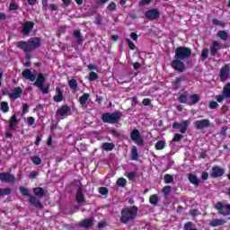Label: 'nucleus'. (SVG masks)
I'll return each mask as SVG.
<instances>
[{"label": "nucleus", "instance_id": "1", "mask_svg": "<svg viewBox=\"0 0 230 230\" xmlns=\"http://www.w3.org/2000/svg\"><path fill=\"white\" fill-rule=\"evenodd\" d=\"M42 44V40L39 37L30 38L27 41L20 40L16 43V48L18 49H22L24 53H31V51H35L37 49L40 48Z\"/></svg>", "mask_w": 230, "mask_h": 230}, {"label": "nucleus", "instance_id": "32", "mask_svg": "<svg viewBox=\"0 0 230 230\" xmlns=\"http://www.w3.org/2000/svg\"><path fill=\"white\" fill-rule=\"evenodd\" d=\"M89 98H91V94L89 93H84L83 95H81L79 97V102L81 103V105L84 107V105H85L89 100Z\"/></svg>", "mask_w": 230, "mask_h": 230}, {"label": "nucleus", "instance_id": "41", "mask_svg": "<svg viewBox=\"0 0 230 230\" xmlns=\"http://www.w3.org/2000/svg\"><path fill=\"white\" fill-rule=\"evenodd\" d=\"M208 57H209V49H203L201 51V60H208Z\"/></svg>", "mask_w": 230, "mask_h": 230}, {"label": "nucleus", "instance_id": "38", "mask_svg": "<svg viewBox=\"0 0 230 230\" xmlns=\"http://www.w3.org/2000/svg\"><path fill=\"white\" fill-rule=\"evenodd\" d=\"M68 85H69L70 89L76 91L78 89V81H76V79H71L68 82Z\"/></svg>", "mask_w": 230, "mask_h": 230}, {"label": "nucleus", "instance_id": "7", "mask_svg": "<svg viewBox=\"0 0 230 230\" xmlns=\"http://www.w3.org/2000/svg\"><path fill=\"white\" fill-rule=\"evenodd\" d=\"M1 182H7L8 184H15L17 182V178L15 175L12 174L10 172H0Z\"/></svg>", "mask_w": 230, "mask_h": 230}, {"label": "nucleus", "instance_id": "64", "mask_svg": "<svg viewBox=\"0 0 230 230\" xmlns=\"http://www.w3.org/2000/svg\"><path fill=\"white\" fill-rule=\"evenodd\" d=\"M94 24H96L97 26H102V17L96 16Z\"/></svg>", "mask_w": 230, "mask_h": 230}, {"label": "nucleus", "instance_id": "20", "mask_svg": "<svg viewBox=\"0 0 230 230\" xmlns=\"http://www.w3.org/2000/svg\"><path fill=\"white\" fill-rule=\"evenodd\" d=\"M69 112H71V107L67 105H63L60 107V109L57 111L56 116H60L61 118H63V116H67Z\"/></svg>", "mask_w": 230, "mask_h": 230}, {"label": "nucleus", "instance_id": "57", "mask_svg": "<svg viewBox=\"0 0 230 230\" xmlns=\"http://www.w3.org/2000/svg\"><path fill=\"white\" fill-rule=\"evenodd\" d=\"M136 175H137L136 172H128L127 177L129 181H134V179H136Z\"/></svg>", "mask_w": 230, "mask_h": 230}, {"label": "nucleus", "instance_id": "44", "mask_svg": "<svg viewBox=\"0 0 230 230\" xmlns=\"http://www.w3.org/2000/svg\"><path fill=\"white\" fill-rule=\"evenodd\" d=\"M117 186L120 188H125L127 186V180L125 178H119L117 180Z\"/></svg>", "mask_w": 230, "mask_h": 230}, {"label": "nucleus", "instance_id": "58", "mask_svg": "<svg viewBox=\"0 0 230 230\" xmlns=\"http://www.w3.org/2000/svg\"><path fill=\"white\" fill-rule=\"evenodd\" d=\"M191 226H193V223L191 222H187L184 225V230H197V228H191Z\"/></svg>", "mask_w": 230, "mask_h": 230}, {"label": "nucleus", "instance_id": "27", "mask_svg": "<svg viewBox=\"0 0 230 230\" xmlns=\"http://www.w3.org/2000/svg\"><path fill=\"white\" fill-rule=\"evenodd\" d=\"M73 35L75 39H77L78 46H82V44H84V37H82V32L80 31H74Z\"/></svg>", "mask_w": 230, "mask_h": 230}, {"label": "nucleus", "instance_id": "15", "mask_svg": "<svg viewBox=\"0 0 230 230\" xmlns=\"http://www.w3.org/2000/svg\"><path fill=\"white\" fill-rule=\"evenodd\" d=\"M33 28H35V23L31 21H27L23 23L22 33H23V35H30Z\"/></svg>", "mask_w": 230, "mask_h": 230}, {"label": "nucleus", "instance_id": "60", "mask_svg": "<svg viewBox=\"0 0 230 230\" xmlns=\"http://www.w3.org/2000/svg\"><path fill=\"white\" fill-rule=\"evenodd\" d=\"M212 24H214V26H224V22L217 19L212 20Z\"/></svg>", "mask_w": 230, "mask_h": 230}, {"label": "nucleus", "instance_id": "30", "mask_svg": "<svg viewBox=\"0 0 230 230\" xmlns=\"http://www.w3.org/2000/svg\"><path fill=\"white\" fill-rule=\"evenodd\" d=\"M114 146V143L105 142L102 144V150H104V152H112Z\"/></svg>", "mask_w": 230, "mask_h": 230}, {"label": "nucleus", "instance_id": "56", "mask_svg": "<svg viewBox=\"0 0 230 230\" xmlns=\"http://www.w3.org/2000/svg\"><path fill=\"white\" fill-rule=\"evenodd\" d=\"M152 0H140L138 3V6H146V4H150Z\"/></svg>", "mask_w": 230, "mask_h": 230}, {"label": "nucleus", "instance_id": "5", "mask_svg": "<svg viewBox=\"0 0 230 230\" xmlns=\"http://www.w3.org/2000/svg\"><path fill=\"white\" fill-rule=\"evenodd\" d=\"M191 57V49L184 46H181L176 48L174 58H178L180 60H186Z\"/></svg>", "mask_w": 230, "mask_h": 230}, {"label": "nucleus", "instance_id": "59", "mask_svg": "<svg viewBox=\"0 0 230 230\" xmlns=\"http://www.w3.org/2000/svg\"><path fill=\"white\" fill-rule=\"evenodd\" d=\"M38 175H39V172L31 171L29 175V179H37Z\"/></svg>", "mask_w": 230, "mask_h": 230}, {"label": "nucleus", "instance_id": "63", "mask_svg": "<svg viewBox=\"0 0 230 230\" xmlns=\"http://www.w3.org/2000/svg\"><path fill=\"white\" fill-rule=\"evenodd\" d=\"M216 98H217V103H222V102H224V99L226 97L224 96V93H223L222 95H217Z\"/></svg>", "mask_w": 230, "mask_h": 230}, {"label": "nucleus", "instance_id": "35", "mask_svg": "<svg viewBox=\"0 0 230 230\" xmlns=\"http://www.w3.org/2000/svg\"><path fill=\"white\" fill-rule=\"evenodd\" d=\"M223 94L227 99L230 98V83H227L223 88Z\"/></svg>", "mask_w": 230, "mask_h": 230}, {"label": "nucleus", "instance_id": "40", "mask_svg": "<svg viewBox=\"0 0 230 230\" xmlns=\"http://www.w3.org/2000/svg\"><path fill=\"white\" fill-rule=\"evenodd\" d=\"M31 161L32 162L35 166H39V164H42V159L37 155H34L31 158Z\"/></svg>", "mask_w": 230, "mask_h": 230}, {"label": "nucleus", "instance_id": "45", "mask_svg": "<svg viewBox=\"0 0 230 230\" xmlns=\"http://www.w3.org/2000/svg\"><path fill=\"white\" fill-rule=\"evenodd\" d=\"M164 197H168L170 195V193H172V186L170 185H167V186H164L162 190Z\"/></svg>", "mask_w": 230, "mask_h": 230}, {"label": "nucleus", "instance_id": "2", "mask_svg": "<svg viewBox=\"0 0 230 230\" xmlns=\"http://www.w3.org/2000/svg\"><path fill=\"white\" fill-rule=\"evenodd\" d=\"M137 211H139V208H137V206H133L131 208H123L120 211V224L127 226V224H129V222H134L137 217Z\"/></svg>", "mask_w": 230, "mask_h": 230}, {"label": "nucleus", "instance_id": "54", "mask_svg": "<svg viewBox=\"0 0 230 230\" xmlns=\"http://www.w3.org/2000/svg\"><path fill=\"white\" fill-rule=\"evenodd\" d=\"M99 193H100V195H108L109 189H107V187H101V188H99Z\"/></svg>", "mask_w": 230, "mask_h": 230}, {"label": "nucleus", "instance_id": "25", "mask_svg": "<svg viewBox=\"0 0 230 230\" xmlns=\"http://www.w3.org/2000/svg\"><path fill=\"white\" fill-rule=\"evenodd\" d=\"M56 91L58 94L53 97V100L57 103H60V102L64 101V93H62V90L60 89V87H57Z\"/></svg>", "mask_w": 230, "mask_h": 230}, {"label": "nucleus", "instance_id": "34", "mask_svg": "<svg viewBox=\"0 0 230 230\" xmlns=\"http://www.w3.org/2000/svg\"><path fill=\"white\" fill-rule=\"evenodd\" d=\"M190 100L191 101V105H196V103H199L200 102V95L194 93L190 95Z\"/></svg>", "mask_w": 230, "mask_h": 230}, {"label": "nucleus", "instance_id": "51", "mask_svg": "<svg viewBox=\"0 0 230 230\" xmlns=\"http://www.w3.org/2000/svg\"><path fill=\"white\" fill-rule=\"evenodd\" d=\"M208 109H218V102H215V101H210L208 103Z\"/></svg>", "mask_w": 230, "mask_h": 230}, {"label": "nucleus", "instance_id": "23", "mask_svg": "<svg viewBox=\"0 0 230 230\" xmlns=\"http://www.w3.org/2000/svg\"><path fill=\"white\" fill-rule=\"evenodd\" d=\"M93 218H86L84 219L83 221H81L78 225V227H83L84 229H89V227H91L93 226Z\"/></svg>", "mask_w": 230, "mask_h": 230}, {"label": "nucleus", "instance_id": "29", "mask_svg": "<svg viewBox=\"0 0 230 230\" xmlns=\"http://www.w3.org/2000/svg\"><path fill=\"white\" fill-rule=\"evenodd\" d=\"M185 81H186V78L184 77H177L173 83L174 91L181 89V84H182V82H185Z\"/></svg>", "mask_w": 230, "mask_h": 230}, {"label": "nucleus", "instance_id": "33", "mask_svg": "<svg viewBox=\"0 0 230 230\" xmlns=\"http://www.w3.org/2000/svg\"><path fill=\"white\" fill-rule=\"evenodd\" d=\"M131 159L132 161H137V159H139V154L137 153V147L136 146L132 147Z\"/></svg>", "mask_w": 230, "mask_h": 230}, {"label": "nucleus", "instance_id": "55", "mask_svg": "<svg viewBox=\"0 0 230 230\" xmlns=\"http://www.w3.org/2000/svg\"><path fill=\"white\" fill-rule=\"evenodd\" d=\"M142 105H144V107H149V105H152V100H150L149 98H146L142 101Z\"/></svg>", "mask_w": 230, "mask_h": 230}, {"label": "nucleus", "instance_id": "36", "mask_svg": "<svg viewBox=\"0 0 230 230\" xmlns=\"http://www.w3.org/2000/svg\"><path fill=\"white\" fill-rule=\"evenodd\" d=\"M6 195H12V189L11 188H0V197H6Z\"/></svg>", "mask_w": 230, "mask_h": 230}, {"label": "nucleus", "instance_id": "37", "mask_svg": "<svg viewBox=\"0 0 230 230\" xmlns=\"http://www.w3.org/2000/svg\"><path fill=\"white\" fill-rule=\"evenodd\" d=\"M149 202L153 206H157V202H159V197L157 196V194L151 195L149 198Z\"/></svg>", "mask_w": 230, "mask_h": 230}, {"label": "nucleus", "instance_id": "28", "mask_svg": "<svg viewBox=\"0 0 230 230\" xmlns=\"http://www.w3.org/2000/svg\"><path fill=\"white\" fill-rule=\"evenodd\" d=\"M217 37L221 39V40H224L225 42L229 40V33L227 32V31H218Z\"/></svg>", "mask_w": 230, "mask_h": 230}, {"label": "nucleus", "instance_id": "53", "mask_svg": "<svg viewBox=\"0 0 230 230\" xmlns=\"http://www.w3.org/2000/svg\"><path fill=\"white\" fill-rule=\"evenodd\" d=\"M110 134L113 136V137H121V133H119L118 130L112 128L110 130Z\"/></svg>", "mask_w": 230, "mask_h": 230}, {"label": "nucleus", "instance_id": "9", "mask_svg": "<svg viewBox=\"0 0 230 230\" xmlns=\"http://www.w3.org/2000/svg\"><path fill=\"white\" fill-rule=\"evenodd\" d=\"M171 67H172L174 71H178V73H184V71H186V65L182 62V59L179 58L172 60Z\"/></svg>", "mask_w": 230, "mask_h": 230}, {"label": "nucleus", "instance_id": "11", "mask_svg": "<svg viewBox=\"0 0 230 230\" xmlns=\"http://www.w3.org/2000/svg\"><path fill=\"white\" fill-rule=\"evenodd\" d=\"M130 139H132L134 143H137L139 146H143V145H145V140H143V137H141V134L137 129H133L131 131Z\"/></svg>", "mask_w": 230, "mask_h": 230}, {"label": "nucleus", "instance_id": "48", "mask_svg": "<svg viewBox=\"0 0 230 230\" xmlns=\"http://www.w3.org/2000/svg\"><path fill=\"white\" fill-rule=\"evenodd\" d=\"M98 79V74H96L95 72H91L88 77V80L90 82H94Z\"/></svg>", "mask_w": 230, "mask_h": 230}, {"label": "nucleus", "instance_id": "62", "mask_svg": "<svg viewBox=\"0 0 230 230\" xmlns=\"http://www.w3.org/2000/svg\"><path fill=\"white\" fill-rule=\"evenodd\" d=\"M201 179L203 181H208L209 179V172H203L202 174H201Z\"/></svg>", "mask_w": 230, "mask_h": 230}, {"label": "nucleus", "instance_id": "3", "mask_svg": "<svg viewBox=\"0 0 230 230\" xmlns=\"http://www.w3.org/2000/svg\"><path fill=\"white\" fill-rule=\"evenodd\" d=\"M123 113L121 111L116 112H106L103 113L101 117L102 121L103 123H109L110 125H115V123H119V119H121Z\"/></svg>", "mask_w": 230, "mask_h": 230}, {"label": "nucleus", "instance_id": "17", "mask_svg": "<svg viewBox=\"0 0 230 230\" xmlns=\"http://www.w3.org/2000/svg\"><path fill=\"white\" fill-rule=\"evenodd\" d=\"M226 47H222L220 43L217 40L212 42V46L210 47V55L211 57H217L218 55L219 49H225Z\"/></svg>", "mask_w": 230, "mask_h": 230}, {"label": "nucleus", "instance_id": "47", "mask_svg": "<svg viewBox=\"0 0 230 230\" xmlns=\"http://www.w3.org/2000/svg\"><path fill=\"white\" fill-rule=\"evenodd\" d=\"M164 181L165 184H171V182H173V176H172V174H165Z\"/></svg>", "mask_w": 230, "mask_h": 230}, {"label": "nucleus", "instance_id": "61", "mask_svg": "<svg viewBox=\"0 0 230 230\" xmlns=\"http://www.w3.org/2000/svg\"><path fill=\"white\" fill-rule=\"evenodd\" d=\"M27 124L30 125V126L35 125V118L28 117L27 118Z\"/></svg>", "mask_w": 230, "mask_h": 230}, {"label": "nucleus", "instance_id": "16", "mask_svg": "<svg viewBox=\"0 0 230 230\" xmlns=\"http://www.w3.org/2000/svg\"><path fill=\"white\" fill-rule=\"evenodd\" d=\"M225 172L226 171L220 166H213L210 177L212 179H218V177H222L224 175Z\"/></svg>", "mask_w": 230, "mask_h": 230}, {"label": "nucleus", "instance_id": "18", "mask_svg": "<svg viewBox=\"0 0 230 230\" xmlns=\"http://www.w3.org/2000/svg\"><path fill=\"white\" fill-rule=\"evenodd\" d=\"M75 200L77 204H84V202H85V196L84 195V189H82V186L77 188Z\"/></svg>", "mask_w": 230, "mask_h": 230}, {"label": "nucleus", "instance_id": "6", "mask_svg": "<svg viewBox=\"0 0 230 230\" xmlns=\"http://www.w3.org/2000/svg\"><path fill=\"white\" fill-rule=\"evenodd\" d=\"M44 82H46V77L44 74L40 73L36 78V81L33 83L34 87H38L43 94L49 93V85L44 86Z\"/></svg>", "mask_w": 230, "mask_h": 230}, {"label": "nucleus", "instance_id": "26", "mask_svg": "<svg viewBox=\"0 0 230 230\" xmlns=\"http://www.w3.org/2000/svg\"><path fill=\"white\" fill-rule=\"evenodd\" d=\"M33 193L36 195V197H40V199H42V197L46 196V190L42 187H36L33 189Z\"/></svg>", "mask_w": 230, "mask_h": 230}, {"label": "nucleus", "instance_id": "24", "mask_svg": "<svg viewBox=\"0 0 230 230\" xmlns=\"http://www.w3.org/2000/svg\"><path fill=\"white\" fill-rule=\"evenodd\" d=\"M188 180L190 181V184H193V186H199L200 180H199V177L193 173L188 174Z\"/></svg>", "mask_w": 230, "mask_h": 230}, {"label": "nucleus", "instance_id": "39", "mask_svg": "<svg viewBox=\"0 0 230 230\" xmlns=\"http://www.w3.org/2000/svg\"><path fill=\"white\" fill-rule=\"evenodd\" d=\"M164 146H166V143L163 140H158L155 146V150H164Z\"/></svg>", "mask_w": 230, "mask_h": 230}, {"label": "nucleus", "instance_id": "52", "mask_svg": "<svg viewBox=\"0 0 230 230\" xmlns=\"http://www.w3.org/2000/svg\"><path fill=\"white\" fill-rule=\"evenodd\" d=\"M126 42L128 43L129 49H131V50L136 49V44H134V42H132V40H130V39L127 38Z\"/></svg>", "mask_w": 230, "mask_h": 230}, {"label": "nucleus", "instance_id": "13", "mask_svg": "<svg viewBox=\"0 0 230 230\" xmlns=\"http://www.w3.org/2000/svg\"><path fill=\"white\" fill-rule=\"evenodd\" d=\"M145 16L148 21H155L161 17V13L157 9H151L146 12Z\"/></svg>", "mask_w": 230, "mask_h": 230}, {"label": "nucleus", "instance_id": "49", "mask_svg": "<svg viewBox=\"0 0 230 230\" xmlns=\"http://www.w3.org/2000/svg\"><path fill=\"white\" fill-rule=\"evenodd\" d=\"M106 10H108V12H114V10H116V3L111 2L106 7Z\"/></svg>", "mask_w": 230, "mask_h": 230}, {"label": "nucleus", "instance_id": "22", "mask_svg": "<svg viewBox=\"0 0 230 230\" xmlns=\"http://www.w3.org/2000/svg\"><path fill=\"white\" fill-rule=\"evenodd\" d=\"M17 125H19V119H17V115L13 114L9 119V128L11 130H15Z\"/></svg>", "mask_w": 230, "mask_h": 230}, {"label": "nucleus", "instance_id": "8", "mask_svg": "<svg viewBox=\"0 0 230 230\" xmlns=\"http://www.w3.org/2000/svg\"><path fill=\"white\" fill-rule=\"evenodd\" d=\"M215 209H217L219 215L223 217H227L230 215V205H224L222 202L218 201L215 205Z\"/></svg>", "mask_w": 230, "mask_h": 230}, {"label": "nucleus", "instance_id": "12", "mask_svg": "<svg viewBox=\"0 0 230 230\" xmlns=\"http://www.w3.org/2000/svg\"><path fill=\"white\" fill-rule=\"evenodd\" d=\"M229 75H230V66L229 64H226L219 70V78L221 82H226V80H228Z\"/></svg>", "mask_w": 230, "mask_h": 230}, {"label": "nucleus", "instance_id": "21", "mask_svg": "<svg viewBox=\"0 0 230 230\" xmlns=\"http://www.w3.org/2000/svg\"><path fill=\"white\" fill-rule=\"evenodd\" d=\"M22 76H23V78H26V80H30V82H35V80L37 79V75H35V74H32L31 70L30 69L23 70L22 72Z\"/></svg>", "mask_w": 230, "mask_h": 230}, {"label": "nucleus", "instance_id": "46", "mask_svg": "<svg viewBox=\"0 0 230 230\" xmlns=\"http://www.w3.org/2000/svg\"><path fill=\"white\" fill-rule=\"evenodd\" d=\"M178 102H180L181 103H188V95L181 93L178 96Z\"/></svg>", "mask_w": 230, "mask_h": 230}, {"label": "nucleus", "instance_id": "50", "mask_svg": "<svg viewBox=\"0 0 230 230\" xmlns=\"http://www.w3.org/2000/svg\"><path fill=\"white\" fill-rule=\"evenodd\" d=\"M182 137H184V136H182L181 134L176 133L172 138V141L174 143H179V141H181V139H182Z\"/></svg>", "mask_w": 230, "mask_h": 230}, {"label": "nucleus", "instance_id": "10", "mask_svg": "<svg viewBox=\"0 0 230 230\" xmlns=\"http://www.w3.org/2000/svg\"><path fill=\"white\" fill-rule=\"evenodd\" d=\"M189 125H190V120H183L181 123L175 121L172 124V128L174 130H179V128H180L181 134H186V130H188Z\"/></svg>", "mask_w": 230, "mask_h": 230}, {"label": "nucleus", "instance_id": "43", "mask_svg": "<svg viewBox=\"0 0 230 230\" xmlns=\"http://www.w3.org/2000/svg\"><path fill=\"white\" fill-rule=\"evenodd\" d=\"M8 10L9 12H17V10H19V5L15 2H12L9 4Z\"/></svg>", "mask_w": 230, "mask_h": 230}, {"label": "nucleus", "instance_id": "31", "mask_svg": "<svg viewBox=\"0 0 230 230\" xmlns=\"http://www.w3.org/2000/svg\"><path fill=\"white\" fill-rule=\"evenodd\" d=\"M226 219H214L210 222L211 227H218V226H224Z\"/></svg>", "mask_w": 230, "mask_h": 230}, {"label": "nucleus", "instance_id": "14", "mask_svg": "<svg viewBox=\"0 0 230 230\" xmlns=\"http://www.w3.org/2000/svg\"><path fill=\"white\" fill-rule=\"evenodd\" d=\"M194 125L198 130H202L203 128H208L211 127V122L208 119H203L200 120H196Z\"/></svg>", "mask_w": 230, "mask_h": 230}, {"label": "nucleus", "instance_id": "42", "mask_svg": "<svg viewBox=\"0 0 230 230\" xmlns=\"http://www.w3.org/2000/svg\"><path fill=\"white\" fill-rule=\"evenodd\" d=\"M0 109L2 112H8V111H10V106L8 105V102H2L0 104Z\"/></svg>", "mask_w": 230, "mask_h": 230}, {"label": "nucleus", "instance_id": "4", "mask_svg": "<svg viewBox=\"0 0 230 230\" xmlns=\"http://www.w3.org/2000/svg\"><path fill=\"white\" fill-rule=\"evenodd\" d=\"M19 190L20 193H22L23 197L30 198L29 202L31 206H33L34 208H39L40 209H44V205H42V203L40 200H38L35 196L30 194V190L23 186H20Z\"/></svg>", "mask_w": 230, "mask_h": 230}, {"label": "nucleus", "instance_id": "19", "mask_svg": "<svg viewBox=\"0 0 230 230\" xmlns=\"http://www.w3.org/2000/svg\"><path fill=\"white\" fill-rule=\"evenodd\" d=\"M21 94H22V88L18 86L12 90V93H9V98L11 100H17L21 98Z\"/></svg>", "mask_w": 230, "mask_h": 230}]
</instances>
